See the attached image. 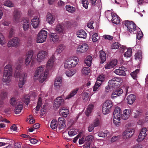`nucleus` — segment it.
I'll return each instance as SVG.
<instances>
[{"mask_svg":"<svg viewBox=\"0 0 148 148\" xmlns=\"http://www.w3.org/2000/svg\"><path fill=\"white\" fill-rule=\"evenodd\" d=\"M135 59L140 60L142 59V55L140 52H137L135 55Z\"/></svg>","mask_w":148,"mask_h":148,"instance_id":"52","label":"nucleus"},{"mask_svg":"<svg viewBox=\"0 0 148 148\" xmlns=\"http://www.w3.org/2000/svg\"><path fill=\"white\" fill-rule=\"evenodd\" d=\"M25 75H14L15 78H19L18 86L20 88H22L25 82Z\"/></svg>","mask_w":148,"mask_h":148,"instance_id":"11","label":"nucleus"},{"mask_svg":"<svg viewBox=\"0 0 148 148\" xmlns=\"http://www.w3.org/2000/svg\"><path fill=\"white\" fill-rule=\"evenodd\" d=\"M141 113V112L138 110H136L134 112V116L135 118H137L140 115Z\"/></svg>","mask_w":148,"mask_h":148,"instance_id":"63","label":"nucleus"},{"mask_svg":"<svg viewBox=\"0 0 148 148\" xmlns=\"http://www.w3.org/2000/svg\"><path fill=\"white\" fill-rule=\"evenodd\" d=\"M42 99L40 97H39L38 99V101L37 104V106L36 108L35 109H34L33 111H35L36 112L37 111H38L40 107L42 105Z\"/></svg>","mask_w":148,"mask_h":148,"instance_id":"42","label":"nucleus"},{"mask_svg":"<svg viewBox=\"0 0 148 148\" xmlns=\"http://www.w3.org/2000/svg\"><path fill=\"white\" fill-rule=\"evenodd\" d=\"M20 40L17 37H14L9 40L8 44L9 47H16L20 44Z\"/></svg>","mask_w":148,"mask_h":148,"instance_id":"7","label":"nucleus"},{"mask_svg":"<svg viewBox=\"0 0 148 148\" xmlns=\"http://www.w3.org/2000/svg\"><path fill=\"white\" fill-rule=\"evenodd\" d=\"M47 53L44 51H41L37 55V61L40 62L44 60L47 57Z\"/></svg>","mask_w":148,"mask_h":148,"instance_id":"13","label":"nucleus"},{"mask_svg":"<svg viewBox=\"0 0 148 148\" xmlns=\"http://www.w3.org/2000/svg\"><path fill=\"white\" fill-rule=\"evenodd\" d=\"M119 47L124 49L123 46L121 45L119 42H117L114 43L112 45L111 49H117Z\"/></svg>","mask_w":148,"mask_h":148,"instance_id":"34","label":"nucleus"},{"mask_svg":"<svg viewBox=\"0 0 148 148\" xmlns=\"http://www.w3.org/2000/svg\"><path fill=\"white\" fill-rule=\"evenodd\" d=\"M78 59L75 57H69L65 62L64 66L65 68H68L75 66L78 64Z\"/></svg>","mask_w":148,"mask_h":148,"instance_id":"2","label":"nucleus"},{"mask_svg":"<svg viewBox=\"0 0 148 148\" xmlns=\"http://www.w3.org/2000/svg\"><path fill=\"white\" fill-rule=\"evenodd\" d=\"M65 48V46L64 45H60L57 49L56 50V53L58 54L60 53L63 51Z\"/></svg>","mask_w":148,"mask_h":148,"instance_id":"43","label":"nucleus"},{"mask_svg":"<svg viewBox=\"0 0 148 148\" xmlns=\"http://www.w3.org/2000/svg\"><path fill=\"white\" fill-rule=\"evenodd\" d=\"M88 49V45L86 43L79 45L77 49V52L79 53H84L86 52Z\"/></svg>","mask_w":148,"mask_h":148,"instance_id":"10","label":"nucleus"},{"mask_svg":"<svg viewBox=\"0 0 148 148\" xmlns=\"http://www.w3.org/2000/svg\"><path fill=\"white\" fill-rule=\"evenodd\" d=\"M121 110L120 107L117 106L115 107L113 113V116L121 117Z\"/></svg>","mask_w":148,"mask_h":148,"instance_id":"30","label":"nucleus"},{"mask_svg":"<svg viewBox=\"0 0 148 148\" xmlns=\"http://www.w3.org/2000/svg\"><path fill=\"white\" fill-rule=\"evenodd\" d=\"M55 20V18L53 17L52 15L50 13H48L47 15V21L49 24H52Z\"/></svg>","mask_w":148,"mask_h":148,"instance_id":"33","label":"nucleus"},{"mask_svg":"<svg viewBox=\"0 0 148 148\" xmlns=\"http://www.w3.org/2000/svg\"><path fill=\"white\" fill-rule=\"evenodd\" d=\"M64 100L61 97H58L55 99L53 105V108L56 109L63 103Z\"/></svg>","mask_w":148,"mask_h":148,"instance_id":"14","label":"nucleus"},{"mask_svg":"<svg viewBox=\"0 0 148 148\" xmlns=\"http://www.w3.org/2000/svg\"><path fill=\"white\" fill-rule=\"evenodd\" d=\"M23 100L25 103L27 105L29 102V98L28 95H25L23 99Z\"/></svg>","mask_w":148,"mask_h":148,"instance_id":"58","label":"nucleus"},{"mask_svg":"<svg viewBox=\"0 0 148 148\" xmlns=\"http://www.w3.org/2000/svg\"><path fill=\"white\" fill-rule=\"evenodd\" d=\"M110 132L107 130H106L104 132H100L98 134V136L100 137L104 138L106 137H110Z\"/></svg>","mask_w":148,"mask_h":148,"instance_id":"35","label":"nucleus"},{"mask_svg":"<svg viewBox=\"0 0 148 148\" xmlns=\"http://www.w3.org/2000/svg\"><path fill=\"white\" fill-rule=\"evenodd\" d=\"M112 22L116 24H119L120 22V18L116 14H112Z\"/></svg>","mask_w":148,"mask_h":148,"instance_id":"22","label":"nucleus"},{"mask_svg":"<svg viewBox=\"0 0 148 148\" xmlns=\"http://www.w3.org/2000/svg\"><path fill=\"white\" fill-rule=\"evenodd\" d=\"M113 121L114 124L116 126L119 127L121 123L120 117L113 116Z\"/></svg>","mask_w":148,"mask_h":148,"instance_id":"24","label":"nucleus"},{"mask_svg":"<svg viewBox=\"0 0 148 148\" xmlns=\"http://www.w3.org/2000/svg\"><path fill=\"white\" fill-rule=\"evenodd\" d=\"M32 24L33 27L36 28L38 27L39 25L40 21L38 17L35 16L32 20Z\"/></svg>","mask_w":148,"mask_h":148,"instance_id":"20","label":"nucleus"},{"mask_svg":"<svg viewBox=\"0 0 148 148\" xmlns=\"http://www.w3.org/2000/svg\"><path fill=\"white\" fill-rule=\"evenodd\" d=\"M77 36L79 38H85L87 37V34L83 30H81L78 31L76 33Z\"/></svg>","mask_w":148,"mask_h":148,"instance_id":"26","label":"nucleus"},{"mask_svg":"<svg viewBox=\"0 0 148 148\" xmlns=\"http://www.w3.org/2000/svg\"><path fill=\"white\" fill-rule=\"evenodd\" d=\"M132 49L131 48H128L126 52L124 53V56L127 58L130 57L132 56Z\"/></svg>","mask_w":148,"mask_h":148,"instance_id":"48","label":"nucleus"},{"mask_svg":"<svg viewBox=\"0 0 148 148\" xmlns=\"http://www.w3.org/2000/svg\"><path fill=\"white\" fill-rule=\"evenodd\" d=\"M60 110V114L62 115L64 117H66L69 113L68 109L64 107L61 108Z\"/></svg>","mask_w":148,"mask_h":148,"instance_id":"32","label":"nucleus"},{"mask_svg":"<svg viewBox=\"0 0 148 148\" xmlns=\"http://www.w3.org/2000/svg\"><path fill=\"white\" fill-rule=\"evenodd\" d=\"M54 62V58L53 56L49 60L47 64V69H45L44 66H40L38 67L36 71V74H48L52 71Z\"/></svg>","mask_w":148,"mask_h":148,"instance_id":"1","label":"nucleus"},{"mask_svg":"<svg viewBox=\"0 0 148 148\" xmlns=\"http://www.w3.org/2000/svg\"><path fill=\"white\" fill-rule=\"evenodd\" d=\"M5 5L9 7H12L14 6L13 3L10 1H7L4 3Z\"/></svg>","mask_w":148,"mask_h":148,"instance_id":"57","label":"nucleus"},{"mask_svg":"<svg viewBox=\"0 0 148 148\" xmlns=\"http://www.w3.org/2000/svg\"><path fill=\"white\" fill-rule=\"evenodd\" d=\"M131 110L129 109H126L123 111L121 114V118L124 120L127 119L130 117L131 114Z\"/></svg>","mask_w":148,"mask_h":148,"instance_id":"16","label":"nucleus"},{"mask_svg":"<svg viewBox=\"0 0 148 148\" xmlns=\"http://www.w3.org/2000/svg\"><path fill=\"white\" fill-rule=\"evenodd\" d=\"M47 34V32L44 30H42L38 35L36 42L38 43H42L46 40Z\"/></svg>","mask_w":148,"mask_h":148,"instance_id":"6","label":"nucleus"},{"mask_svg":"<svg viewBox=\"0 0 148 148\" xmlns=\"http://www.w3.org/2000/svg\"><path fill=\"white\" fill-rule=\"evenodd\" d=\"M47 75H35L34 79L35 81L38 80L40 83H42L47 79Z\"/></svg>","mask_w":148,"mask_h":148,"instance_id":"12","label":"nucleus"},{"mask_svg":"<svg viewBox=\"0 0 148 148\" xmlns=\"http://www.w3.org/2000/svg\"><path fill=\"white\" fill-rule=\"evenodd\" d=\"M92 59V58L91 56H87L84 60L85 64H86L88 66H90L91 65Z\"/></svg>","mask_w":148,"mask_h":148,"instance_id":"36","label":"nucleus"},{"mask_svg":"<svg viewBox=\"0 0 148 148\" xmlns=\"http://www.w3.org/2000/svg\"><path fill=\"white\" fill-rule=\"evenodd\" d=\"M136 96L133 94L129 95L127 97V99L128 103L132 104L136 99Z\"/></svg>","mask_w":148,"mask_h":148,"instance_id":"27","label":"nucleus"},{"mask_svg":"<svg viewBox=\"0 0 148 148\" xmlns=\"http://www.w3.org/2000/svg\"><path fill=\"white\" fill-rule=\"evenodd\" d=\"M117 63V60L116 59H114L111 60L109 63L105 65V68L106 69H108L113 68Z\"/></svg>","mask_w":148,"mask_h":148,"instance_id":"21","label":"nucleus"},{"mask_svg":"<svg viewBox=\"0 0 148 148\" xmlns=\"http://www.w3.org/2000/svg\"><path fill=\"white\" fill-rule=\"evenodd\" d=\"M5 42L4 36L2 34L0 33V44L3 45Z\"/></svg>","mask_w":148,"mask_h":148,"instance_id":"60","label":"nucleus"},{"mask_svg":"<svg viewBox=\"0 0 148 148\" xmlns=\"http://www.w3.org/2000/svg\"><path fill=\"white\" fill-rule=\"evenodd\" d=\"M27 121H28L29 123L30 124H32L35 122V120L33 118L32 115H30L29 117L27 119Z\"/></svg>","mask_w":148,"mask_h":148,"instance_id":"56","label":"nucleus"},{"mask_svg":"<svg viewBox=\"0 0 148 148\" xmlns=\"http://www.w3.org/2000/svg\"><path fill=\"white\" fill-rule=\"evenodd\" d=\"M12 69L10 64L7 65L5 67L3 74H12Z\"/></svg>","mask_w":148,"mask_h":148,"instance_id":"25","label":"nucleus"},{"mask_svg":"<svg viewBox=\"0 0 148 148\" xmlns=\"http://www.w3.org/2000/svg\"><path fill=\"white\" fill-rule=\"evenodd\" d=\"M94 106L92 104L89 105L87 107V108L85 111V114L86 116H88L92 112Z\"/></svg>","mask_w":148,"mask_h":148,"instance_id":"37","label":"nucleus"},{"mask_svg":"<svg viewBox=\"0 0 148 148\" xmlns=\"http://www.w3.org/2000/svg\"><path fill=\"white\" fill-rule=\"evenodd\" d=\"M56 32L59 33H63L64 28L61 25H58L56 28Z\"/></svg>","mask_w":148,"mask_h":148,"instance_id":"40","label":"nucleus"},{"mask_svg":"<svg viewBox=\"0 0 148 148\" xmlns=\"http://www.w3.org/2000/svg\"><path fill=\"white\" fill-rule=\"evenodd\" d=\"M16 99L15 97H11L10 100V104L13 106H14L16 103Z\"/></svg>","mask_w":148,"mask_h":148,"instance_id":"49","label":"nucleus"},{"mask_svg":"<svg viewBox=\"0 0 148 148\" xmlns=\"http://www.w3.org/2000/svg\"><path fill=\"white\" fill-rule=\"evenodd\" d=\"M99 53L100 58L101 60L100 63H103L106 60V55L105 52L101 50L100 51Z\"/></svg>","mask_w":148,"mask_h":148,"instance_id":"28","label":"nucleus"},{"mask_svg":"<svg viewBox=\"0 0 148 148\" xmlns=\"http://www.w3.org/2000/svg\"><path fill=\"white\" fill-rule=\"evenodd\" d=\"M21 72V66H18L15 70L14 74H20Z\"/></svg>","mask_w":148,"mask_h":148,"instance_id":"62","label":"nucleus"},{"mask_svg":"<svg viewBox=\"0 0 148 148\" xmlns=\"http://www.w3.org/2000/svg\"><path fill=\"white\" fill-rule=\"evenodd\" d=\"M83 7L86 9H87L88 8V0H83L82 1Z\"/></svg>","mask_w":148,"mask_h":148,"instance_id":"59","label":"nucleus"},{"mask_svg":"<svg viewBox=\"0 0 148 148\" xmlns=\"http://www.w3.org/2000/svg\"><path fill=\"white\" fill-rule=\"evenodd\" d=\"M23 22V27L24 31L27 30L31 26L30 23L28 20L24 18L22 20Z\"/></svg>","mask_w":148,"mask_h":148,"instance_id":"19","label":"nucleus"},{"mask_svg":"<svg viewBox=\"0 0 148 148\" xmlns=\"http://www.w3.org/2000/svg\"><path fill=\"white\" fill-rule=\"evenodd\" d=\"M92 38L93 42H96L99 39V38L98 36V34L97 33H95L92 35Z\"/></svg>","mask_w":148,"mask_h":148,"instance_id":"55","label":"nucleus"},{"mask_svg":"<svg viewBox=\"0 0 148 148\" xmlns=\"http://www.w3.org/2000/svg\"><path fill=\"white\" fill-rule=\"evenodd\" d=\"M78 90V89L77 88L73 90L71 92L69 95L65 97V99L66 100L71 98L76 94Z\"/></svg>","mask_w":148,"mask_h":148,"instance_id":"38","label":"nucleus"},{"mask_svg":"<svg viewBox=\"0 0 148 148\" xmlns=\"http://www.w3.org/2000/svg\"><path fill=\"white\" fill-rule=\"evenodd\" d=\"M65 8L66 10L69 12L73 13L75 11V8L71 5H66Z\"/></svg>","mask_w":148,"mask_h":148,"instance_id":"44","label":"nucleus"},{"mask_svg":"<svg viewBox=\"0 0 148 148\" xmlns=\"http://www.w3.org/2000/svg\"><path fill=\"white\" fill-rule=\"evenodd\" d=\"M120 138V136H114L111 138V141L112 142H114L119 139Z\"/></svg>","mask_w":148,"mask_h":148,"instance_id":"61","label":"nucleus"},{"mask_svg":"<svg viewBox=\"0 0 148 148\" xmlns=\"http://www.w3.org/2000/svg\"><path fill=\"white\" fill-rule=\"evenodd\" d=\"M95 127L99 126L101 124V120L98 118L95 119L92 123Z\"/></svg>","mask_w":148,"mask_h":148,"instance_id":"41","label":"nucleus"},{"mask_svg":"<svg viewBox=\"0 0 148 148\" xmlns=\"http://www.w3.org/2000/svg\"><path fill=\"white\" fill-rule=\"evenodd\" d=\"M135 132L134 129L127 128L123 133V135L126 138L128 139L131 137Z\"/></svg>","mask_w":148,"mask_h":148,"instance_id":"9","label":"nucleus"},{"mask_svg":"<svg viewBox=\"0 0 148 148\" xmlns=\"http://www.w3.org/2000/svg\"><path fill=\"white\" fill-rule=\"evenodd\" d=\"M82 74H88L90 72V69L88 67H84L82 71Z\"/></svg>","mask_w":148,"mask_h":148,"instance_id":"50","label":"nucleus"},{"mask_svg":"<svg viewBox=\"0 0 148 148\" xmlns=\"http://www.w3.org/2000/svg\"><path fill=\"white\" fill-rule=\"evenodd\" d=\"M11 78L12 76L10 75H4L2 81L5 83H9L11 82Z\"/></svg>","mask_w":148,"mask_h":148,"instance_id":"29","label":"nucleus"},{"mask_svg":"<svg viewBox=\"0 0 148 148\" xmlns=\"http://www.w3.org/2000/svg\"><path fill=\"white\" fill-rule=\"evenodd\" d=\"M122 68H121V69H116L114 71V73L116 74H125V71L123 70L122 69Z\"/></svg>","mask_w":148,"mask_h":148,"instance_id":"53","label":"nucleus"},{"mask_svg":"<svg viewBox=\"0 0 148 148\" xmlns=\"http://www.w3.org/2000/svg\"><path fill=\"white\" fill-rule=\"evenodd\" d=\"M14 19L15 22H18L21 16V12L17 10H15L13 13Z\"/></svg>","mask_w":148,"mask_h":148,"instance_id":"23","label":"nucleus"},{"mask_svg":"<svg viewBox=\"0 0 148 148\" xmlns=\"http://www.w3.org/2000/svg\"><path fill=\"white\" fill-rule=\"evenodd\" d=\"M113 88L110 86L109 84L108 83V85L106 86L105 88V91L106 92H110V90Z\"/></svg>","mask_w":148,"mask_h":148,"instance_id":"64","label":"nucleus"},{"mask_svg":"<svg viewBox=\"0 0 148 148\" xmlns=\"http://www.w3.org/2000/svg\"><path fill=\"white\" fill-rule=\"evenodd\" d=\"M57 126L56 120L55 119L53 120L51 123L50 126L51 128L52 129H55L57 128Z\"/></svg>","mask_w":148,"mask_h":148,"instance_id":"47","label":"nucleus"},{"mask_svg":"<svg viewBox=\"0 0 148 148\" xmlns=\"http://www.w3.org/2000/svg\"><path fill=\"white\" fill-rule=\"evenodd\" d=\"M123 93V90L120 88L116 89L113 91L111 95V98L114 99L119 96Z\"/></svg>","mask_w":148,"mask_h":148,"instance_id":"15","label":"nucleus"},{"mask_svg":"<svg viewBox=\"0 0 148 148\" xmlns=\"http://www.w3.org/2000/svg\"><path fill=\"white\" fill-rule=\"evenodd\" d=\"M122 82L123 81L121 78L115 77L110 80L108 83L112 88H116L119 87L122 85Z\"/></svg>","mask_w":148,"mask_h":148,"instance_id":"3","label":"nucleus"},{"mask_svg":"<svg viewBox=\"0 0 148 148\" xmlns=\"http://www.w3.org/2000/svg\"><path fill=\"white\" fill-rule=\"evenodd\" d=\"M33 52L32 50H30L28 52L25 60V64L26 65H28L31 61L33 56Z\"/></svg>","mask_w":148,"mask_h":148,"instance_id":"17","label":"nucleus"},{"mask_svg":"<svg viewBox=\"0 0 148 148\" xmlns=\"http://www.w3.org/2000/svg\"><path fill=\"white\" fill-rule=\"evenodd\" d=\"M82 94L84 101V102L87 101L88 99V93L87 92H83Z\"/></svg>","mask_w":148,"mask_h":148,"instance_id":"51","label":"nucleus"},{"mask_svg":"<svg viewBox=\"0 0 148 148\" xmlns=\"http://www.w3.org/2000/svg\"><path fill=\"white\" fill-rule=\"evenodd\" d=\"M23 108V105L21 103L18 104L15 108V112L16 114H19Z\"/></svg>","mask_w":148,"mask_h":148,"instance_id":"39","label":"nucleus"},{"mask_svg":"<svg viewBox=\"0 0 148 148\" xmlns=\"http://www.w3.org/2000/svg\"><path fill=\"white\" fill-rule=\"evenodd\" d=\"M147 129L145 127H143L141 129L136 140L138 142H141L145 139L147 136Z\"/></svg>","mask_w":148,"mask_h":148,"instance_id":"8","label":"nucleus"},{"mask_svg":"<svg viewBox=\"0 0 148 148\" xmlns=\"http://www.w3.org/2000/svg\"><path fill=\"white\" fill-rule=\"evenodd\" d=\"M78 131L77 129H74L70 130L68 132V134L70 136H73L77 134Z\"/></svg>","mask_w":148,"mask_h":148,"instance_id":"46","label":"nucleus"},{"mask_svg":"<svg viewBox=\"0 0 148 148\" xmlns=\"http://www.w3.org/2000/svg\"><path fill=\"white\" fill-rule=\"evenodd\" d=\"M58 123L60 126V129H62L65 126V122L64 118L62 117H59L58 120Z\"/></svg>","mask_w":148,"mask_h":148,"instance_id":"31","label":"nucleus"},{"mask_svg":"<svg viewBox=\"0 0 148 148\" xmlns=\"http://www.w3.org/2000/svg\"><path fill=\"white\" fill-rule=\"evenodd\" d=\"M49 36L50 40L54 43H56L59 41V36L56 33H51Z\"/></svg>","mask_w":148,"mask_h":148,"instance_id":"18","label":"nucleus"},{"mask_svg":"<svg viewBox=\"0 0 148 148\" xmlns=\"http://www.w3.org/2000/svg\"><path fill=\"white\" fill-rule=\"evenodd\" d=\"M113 106L112 103L110 100H106L103 103L102 108V112L104 114H107L110 111Z\"/></svg>","mask_w":148,"mask_h":148,"instance_id":"4","label":"nucleus"},{"mask_svg":"<svg viewBox=\"0 0 148 148\" xmlns=\"http://www.w3.org/2000/svg\"><path fill=\"white\" fill-rule=\"evenodd\" d=\"M101 84L99 83L98 82H96L93 88V91L94 92L96 91L99 88V87L101 86Z\"/></svg>","mask_w":148,"mask_h":148,"instance_id":"54","label":"nucleus"},{"mask_svg":"<svg viewBox=\"0 0 148 148\" xmlns=\"http://www.w3.org/2000/svg\"><path fill=\"white\" fill-rule=\"evenodd\" d=\"M105 77L104 75H100L97 77L96 82H98L99 83L102 84V83L105 80Z\"/></svg>","mask_w":148,"mask_h":148,"instance_id":"45","label":"nucleus"},{"mask_svg":"<svg viewBox=\"0 0 148 148\" xmlns=\"http://www.w3.org/2000/svg\"><path fill=\"white\" fill-rule=\"evenodd\" d=\"M124 25L127 28V30L130 33H136V26L132 21L128 20L124 21Z\"/></svg>","mask_w":148,"mask_h":148,"instance_id":"5","label":"nucleus"}]
</instances>
